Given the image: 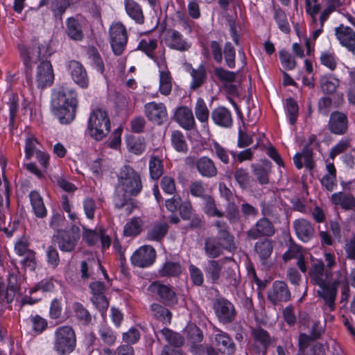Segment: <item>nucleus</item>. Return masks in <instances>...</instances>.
Wrapping results in <instances>:
<instances>
[{"instance_id":"obj_1","label":"nucleus","mask_w":355,"mask_h":355,"mask_svg":"<svg viewBox=\"0 0 355 355\" xmlns=\"http://www.w3.org/2000/svg\"><path fill=\"white\" fill-rule=\"evenodd\" d=\"M344 275L331 283L332 271L325 268L322 260L315 259L312 261L309 270L311 281L319 286L318 295L324 300L330 311L335 308V299L337 293V286L344 281L347 274V263H344Z\"/></svg>"},{"instance_id":"obj_2","label":"nucleus","mask_w":355,"mask_h":355,"mask_svg":"<svg viewBox=\"0 0 355 355\" xmlns=\"http://www.w3.org/2000/svg\"><path fill=\"white\" fill-rule=\"evenodd\" d=\"M77 105V94L74 91L63 87L54 90L51 109L53 115L60 123L69 124L73 121Z\"/></svg>"},{"instance_id":"obj_3","label":"nucleus","mask_w":355,"mask_h":355,"mask_svg":"<svg viewBox=\"0 0 355 355\" xmlns=\"http://www.w3.org/2000/svg\"><path fill=\"white\" fill-rule=\"evenodd\" d=\"M142 189L139 174L131 166L124 165L118 175V183L114 197L116 206L121 207L126 202L125 195L137 196Z\"/></svg>"},{"instance_id":"obj_4","label":"nucleus","mask_w":355,"mask_h":355,"mask_svg":"<svg viewBox=\"0 0 355 355\" xmlns=\"http://www.w3.org/2000/svg\"><path fill=\"white\" fill-rule=\"evenodd\" d=\"M87 131L89 136L96 141H101L107 136L110 131V120L106 110L96 108L91 112Z\"/></svg>"},{"instance_id":"obj_5","label":"nucleus","mask_w":355,"mask_h":355,"mask_svg":"<svg viewBox=\"0 0 355 355\" xmlns=\"http://www.w3.org/2000/svg\"><path fill=\"white\" fill-rule=\"evenodd\" d=\"M76 343V334L71 327L62 326L56 329L53 349L59 355H64L73 352Z\"/></svg>"},{"instance_id":"obj_6","label":"nucleus","mask_w":355,"mask_h":355,"mask_svg":"<svg viewBox=\"0 0 355 355\" xmlns=\"http://www.w3.org/2000/svg\"><path fill=\"white\" fill-rule=\"evenodd\" d=\"M214 309L218 321L223 324H230L236 318L237 313L234 304L225 298L217 299Z\"/></svg>"},{"instance_id":"obj_7","label":"nucleus","mask_w":355,"mask_h":355,"mask_svg":"<svg viewBox=\"0 0 355 355\" xmlns=\"http://www.w3.org/2000/svg\"><path fill=\"white\" fill-rule=\"evenodd\" d=\"M89 288L92 297L91 301L102 314L106 312L109 307V302L105 293L108 286L100 281H94L89 284Z\"/></svg>"},{"instance_id":"obj_8","label":"nucleus","mask_w":355,"mask_h":355,"mask_svg":"<svg viewBox=\"0 0 355 355\" xmlns=\"http://www.w3.org/2000/svg\"><path fill=\"white\" fill-rule=\"evenodd\" d=\"M79 239L78 233L69 230L58 231L57 234L53 235L52 240L57 243L62 252H71L75 250Z\"/></svg>"},{"instance_id":"obj_9","label":"nucleus","mask_w":355,"mask_h":355,"mask_svg":"<svg viewBox=\"0 0 355 355\" xmlns=\"http://www.w3.org/2000/svg\"><path fill=\"white\" fill-rule=\"evenodd\" d=\"M148 291L151 295H157L159 299L165 305L171 306L177 304L178 297L173 288L159 282H154L148 287Z\"/></svg>"},{"instance_id":"obj_10","label":"nucleus","mask_w":355,"mask_h":355,"mask_svg":"<svg viewBox=\"0 0 355 355\" xmlns=\"http://www.w3.org/2000/svg\"><path fill=\"white\" fill-rule=\"evenodd\" d=\"M156 259L155 250L150 245H143L137 249L131 257L132 265L139 268L151 266Z\"/></svg>"},{"instance_id":"obj_11","label":"nucleus","mask_w":355,"mask_h":355,"mask_svg":"<svg viewBox=\"0 0 355 355\" xmlns=\"http://www.w3.org/2000/svg\"><path fill=\"white\" fill-rule=\"evenodd\" d=\"M245 234L248 239L255 240L261 236H273L275 234V228L268 218L263 217L259 219Z\"/></svg>"},{"instance_id":"obj_12","label":"nucleus","mask_w":355,"mask_h":355,"mask_svg":"<svg viewBox=\"0 0 355 355\" xmlns=\"http://www.w3.org/2000/svg\"><path fill=\"white\" fill-rule=\"evenodd\" d=\"M291 294L287 284L282 281H275L268 291L267 299L273 305L286 302L291 300Z\"/></svg>"},{"instance_id":"obj_13","label":"nucleus","mask_w":355,"mask_h":355,"mask_svg":"<svg viewBox=\"0 0 355 355\" xmlns=\"http://www.w3.org/2000/svg\"><path fill=\"white\" fill-rule=\"evenodd\" d=\"M144 114L147 119L159 125L168 120L165 105L162 103L150 102L144 105Z\"/></svg>"},{"instance_id":"obj_14","label":"nucleus","mask_w":355,"mask_h":355,"mask_svg":"<svg viewBox=\"0 0 355 355\" xmlns=\"http://www.w3.org/2000/svg\"><path fill=\"white\" fill-rule=\"evenodd\" d=\"M316 140V137L313 135H311L309 138L307 144L304 146L302 153H296L293 157V162L295 166L298 169H301L303 167V162L302 159H304V166L306 168L312 170L315 165L313 160V145Z\"/></svg>"},{"instance_id":"obj_15","label":"nucleus","mask_w":355,"mask_h":355,"mask_svg":"<svg viewBox=\"0 0 355 355\" xmlns=\"http://www.w3.org/2000/svg\"><path fill=\"white\" fill-rule=\"evenodd\" d=\"M85 25V19L81 17H69L66 20V33L71 40L80 42L84 37Z\"/></svg>"},{"instance_id":"obj_16","label":"nucleus","mask_w":355,"mask_h":355,"mask_svg":"<svg viewBox=\"0 0 355 355\" xmlns=\"http://www.w3.org/2000/svg\"><path fill=\"white\" fill-rule=\"evenodd\" d=\"M348 118L346 114L334 111L331 113L328 122V130L334 135H345L348 129Z\"/></svg>"},{"instance_id":"obj_17","label":"nucleus","mask_w":355,"mask_h":355,"mask_svg":"<svg viewBox=\"0 0 355 355\" xmlns=\"http://www.w3.org/2000/svg\"><path fill=\"white\" fill-rule=\"evenodd\" d=\"M54 80L53 67L49 61L42 62L37 68L36 80L37 86L44 88L51 85Z\"/></svg>"},{"instance_id":"obj_18","label":"nucleus","mask_w":355,"mask_h":355,"mask_svg":"<svg viewBox=\"0 0 355 355\" xmlns=\"http://www.w3.org/2000/svg\"><path fill=\"white\" fill-rule=\"evenodd\" d=\"M67 68L72 79L77 85L83 88L87 87L89 78L85 67L80 62L73 60H70L68 62Z\"/></svg>"},{"instance_id":"obj_19","label":"nucleus","mask_w":355,"mask_h":355,"mask_svg":"<svg viewBox=\"0 0 355 355\" xmlns=\"http://www.w3.org/2000/svg\"><path fill=\"white\" fill-rule=\"evenodd\" d=\"M293 228L297 238L303 242L309 241L315 234L313 225L304 218L296 219L293 222Z\"/></svg>"},{"instance_id":"obj_20","label":"nucleus","mask_w":355,"mask_h":355,"mask_svg":"<svg viewBox=\"0 0 355 355\" xmlns=\"http://www.w3.org/2000/svg\"><path fill=\"white\" fill-rule=\"evenodd\" d=\"M175 121L184 129L190 130L195 127V119L191 109L186 106L178 107L174 114Z\"/></svg>"},{"instance_id":"obj_21","label":"nucleus","mask_w":355,"mask_h":355,"mask_svg":"<svg viewBox=\"0 0 355 355\" xmlns=\"http://www.w3.org/2000/svg\"><path fill=\"white\" fill-rule=\"evenodd\" d=\"M19 50L28 73L31 71L32 64L40 60V50L37 46H19Z\"/></svg>"},{"instance_id":"obj_22","label":"nucleus","mask_w":355,"mask_h":355,"mask_svg":"<svg viewBox=\"0 0 355 355\" xmlns=\"http://www.w3.org/2000/svg\"><path fill=\"white\" fill-rule=\"evenodd\" d=\"M198 172L203 177L214 178L218 173L217 168L211 159L207 156L201 157L192 162Z\"/></svg>"},{"instance_id":"obj_23","label":"nucleus","mask_w":355,"mask_h":355,"mask_svg":"<svg viewBox=\"0 0 355 355\" xmlns=\"http://www.w3.org/2000/svg\"><path fill=\"white\" fill-rule=\"evenodd\" d=\"M111 44H126L128 33L126 27L120 21L114 22L109 29Z\"/></svg>"},{"instance_id":"obj_24","label":"nucleus","mask_w":355,"mask_h":355,"mask_svg":"<svg viewBox=\"0 0 355 355\" xmlns=\"http://www.w3.org/2000/svg\"><path fill=\"white\" fill-rule=\"evenodd\" d=\"M214 331L218 349L223 354H233L235 352V345L229 335L217 328L214 329Z\"/></svg>"},{"instance_id":"obj_25","label":"nucleus","mask_w":355,"mask_h":355,"mask_svg":"<svg viewBox=\"0 0 355 355\" xmlns=\"http://www.w3.org/2000/svg\"><path fill=\"white\" fill-rule=\"evenodd\" d=\"M211 116L218 126L230 128L232 125V116L230 111L225 107H218L212 110Z\"/></svg>"},{"instance_id":"obj_26","label":"nucleus","mask_w":355,"mask_h":355,"mask_svg":"<svg viewBox=\"0 0 355 355\" xmlns=\"http://www.w3.org/2000/svg\"><path fill=\"white\" fill-rule=\"evenodd\" d=\"M331 200L334 205L340 206L344 210L355 209V198L350 193H334L331 196Z\"/></svg>"},{"instance_id":"obj_27","label":"nucleus","mask_w":355,"mask_h":355,"mask_svg":"<svg viewBox=\"0 0 355 355\" xmlns=\"http://www.w3.org/2000/svg\"><path fill=\"white\" fill-rule=\"evenodd\" d=\"M251 335L254 345L259 344L261 349L263 352V355H266L267 348L272 343V338L268 332L261 327H255L251 329ZM255 346L258 347L257 345Z\"/></svg>"},{"instance_id":"obj_28","label":"nucleus","mask_w":355,"mask_h":355,"mask_svg":"<svg viewBox=\"0 0 355 355\" xmlns=\"http://www.w3.org/2000/svg\"><path fill=\"white\" fill-rule=\"evenodd\" d=\"M124 7L127 15L136 23L142 24L144 16L141 6L135 0H124Z\"/></svg>"},{"instance_id":"obj_29","label":"nucleus","mask_w":355,"mask_h":355,"mask_svg":"<svg viewBox=\"0 0 355 355\" xmlns=\"http://www.w3.org/2000/svg\"><path fill=\"white\" fill-rule=\"evenodd\" d=\"M223 244L216 237H207L205 241L204 250L206 255L211 259L218 257L223 252Z\"/></svg>"},{"instance_id":"obj_30","label":"nucleus","mask_w":355,"mask_h":355,"mask_svg":"<svg viewBox=\"0 0 355 355\" xmlns=\"http://www.w3.org/2000/svg\"><path fill=\"white\" fill-rule=\"evenodd\" d=\"M272 250V241L268 239L259 240L254 245V252L262 261H265L270 257Z\"/></svg>"},{"instance_id":"obj_31","label":"nucleus","mask_w":355,"mask_h":355,"mask_svg":"<svg viewBox=\"0 0 355 355\" xmlns=\"http://www.w3.org/2000/svg\"><path fill=\"white\" fill-rule=\"evenodd\" d=\"M327 173L322 178L320 182L323 187L329 191H332L337 185L336 169L333 163L327 164Z\"/></svg>"},{"instance_id":"obj_32","label":"nucleus","mask_w":355,"mask_h":355,"mask_svg":"<svg viewBox=\"0 0 355 355\" xmlns=\"http://www.w3.org/2000/svg\"><path fill=\"white\" fill-rule=\"evenodd\" d=\"M335 34L340 44H355V33L351 28L340 25L335 29Z\"/></svg>"},{"instance_id":"obj_33","label":"nucleus","mask_w":355,"mask_h":355,"mask_svg":"<svg viewBox=\"0 0 355 355\" xmlns=\"http://www.w3.org/2000/svg\"><path fill=\"white\" fill-rule=\"evenodd\" d=\"M148 167L150 176L153 180H158L164 173L163 160L157 155L150 156Z\"/></svg>"},{"instance_id":"obj_34","label":"nucleus","mask_w":355,"mask_h":355,"mask_svg":"<svg viewBox=\"0 0 355 355\" xmlns=\"http://www.w3.org/2000/svg\"><path fill=\"white\" fill-rule=\"evenodd\" d=\"M29 198L35 215L39 218L46 216V209L40 193L36 191H32Z\"/></svg>"},{"instance_id":"obj_35","label":"nucleus","mask_w":355,"mask_h":355,"mask_svg":"<svg viewBox=\"0 0 355 355\" xmlns=\"http://www.w3.org/2000/svg\"><path fill=\"white\" fill-rule=\"evenodd\" d=\"M150 311L155 318L162 322L164 324H170L172 318L171 312L167 309L157 303L150 305Z\"/></svg>"},{"instance_id":"obj_36","label":"nucleus","mask_w":355,"mask_h":355,"mask_svg":"<svg viewBox=\"0 0 355 355\" xmlns=\"http://www.w3.org/2000/svg\"><path fill=\"white\" fill-rule=\"evenodd\" d=\"M160 334L168 343V345L172 347L178 348L184 344V338L180 334L168 328H164L160 331Z\"/></svg>"},{"instance_id":"obj_37","label":"nucleus","mask_w":355,"mask_h":355,"mask_svg":"<svg viewBox=\"0 0 355 355\" xmlns=\"http://www.w3.org/2000/svg\"><path fill=\"white\" fill-rule=\"evenodd\" d=\"M203 211L207 216L211 217L222 218L225 216V213L217 208L216 201L209 195L203 198Z\"/></svg>"},{"instance_id":"obj_38","label":"nucleus","mask_w":355,"mask_h":355,"mask_svg":"<svg viewBox=\"0 0 355 355\" xmlns=\"http://www.w3.org/2000/svg\"><path fill=\"white\" fill-rule=\"evenodd\" d=\"M222 264L219 261L209 260L205 268V272L207 277L213 282H216L220 277Z\"/></svg>"},{"instance_id":"obj_39","label":"nucleus","mask_w":355,"mask_h":355,"mask_svg":"<svg viewBox=\"0 0 355 355\" xmlns=\"http://www.w3.org/2000/svg\"><path fill=\"white\" fill-rule=\"evenodd\" d=\"M168 225L166 223L155 224L148 232L147 238L152 241H160L166 235Z\"/></svg>"},{"instance_id":"obj_40","label":"nucleus","mask_w":355,"mask_h":355,"mask_svg":"<svg viewBox=\"0 0 355 355\" xmlns=\"http://www.w3.org/2000/svg\"><path fill=\"white\" fill-rule=\"evenodd\" d=\"M182 272V268L178 262L171 261H166L159 270L161 277L178 276Z\"/></svg>"},{"instance_id":"obj_41","label":"nucleus","mask_w":355,"mask_h":355,"mask_svg":"<svg viewBox=\"0 0 355 355\" xmlns=\"http://www.w3.org/2000/svg\"><path fill=\"white\" fill-rule=\"evenodd\" d=\"M252 172L257 180L261 184H266L269 182L268 175L270 173V166L266 165L252 164Z\"/></svg>"},{"instance_id":"obj_42","label":"nucleus","mask_w":355,"mask_h":355,"mask_svg":"<svg viewBox=\"0 0 355 355\" xmlns=\"http://www.w3.org/2000/svg\"><path fill=\"white\" fill-rule=\"evenodd\" d=\"M142 220L139 217L133 218L124 227L123 234L126 236H134L141 232Z\"/></svg>"},{"instance_id":"obj_43","label":"nucleus","mask_w":355,"mask_h":355,"mask_svg":"<svg viewBox=\"0 0 355 355\" xmlns=\"http://www.w3.org/2000/svg\"><path fill=\"white\" fill-rule=\"evenodd\" d=\"M171 143L178 152H187V144L184 135L179 130H174L171 134Z\"/></svg>"},{"instance_id":"obj_44","label":"nucleus","mask_w":355,"mask_h":355,"mask_svg":"<svg viewBox=\"0 0 355 355\" xmlns=\"http://www.w3.org/2000/svg\"><path fill=\"white\" fill-rule=\"evenodd\" d=\"M73 311L77 319L85 325H87L92 320V315L79 302L74 303Z\"/></svg>"},{"instance_id":"obj_45","label":"nucleus","mask_w":355,"mask_h":355,"mask_svg":"<svg viewBox=\"0 0 355 355\" xmlns=\"http://www.w3.org/2000/svg\"><path fill=\"white\" fill-rule=\"evenodd\" d=\"M193 80L191 83V89L200 87L205 81L207 73L205 68L200 65L197 69H193L191 73Z\"/></svg>"},{"instance_id":"obj_46","label":"nucleus","mask_w":355,"mask_h":355,"mask_svg":"<svg viewBox=\"0 0 355 355\" xmlns=\"http://www.w3.org/2000/svg\"><path fill=\"white\" fill-rule=\"evenodd\" d=\"M87 54L93 67L101 74H103L105 65L98 51L92 46L88 49Z\"/></svg>"},{"instance_id":"obj_47","label":"nucleus","mask_w":355,"mask_h":355,"mask_svg":"<svg viewBox=\"0 0 355 355\" xmlns=\"http://www.w3.org/2000/svg\"><path fill=\"white\" fill-rule=\"evenodd\" d=\"M172 89L171 77L168 71H160L159 91L164 96L168 95Z\"/></svg>"},{"instance_id":"obj_48","label":"nucleus","mask_w":355,"mask_h":355,"mask_svg":"<svg viewBox=\"0 0 355 355\" xmlns=\"http://www.w3.org/2000/svg\"><path fill=\"white\" fill-rule=\"evenodd\" d=\"M195 114L196 118L200 122H207L209 116V111L204 100L201 98H198L195 106Z\"/></svg>"},{"instance_id":"obj_49","label":"nucleus","mask_w":355,"mask_h":355,"mask_svg":"<svg viewBox=\"0 0 355 355\" xmlns=\"http://www.w3.org/2000/svg\"><path fill=\"white\" fill-rule=\"evenodd\" d=\"M286 109L287 115L291 125H294L297 119L299 107L297 102L292 98L286 101Z\"/></svg>"},{"instance_id":"obj_50","label":"nucleus","mask_w":355,"mask_h":355,"mask_svg":"<svg viewBox=\"0 0 355 355\" xmlns=\"http://www.w3.org/2000/svg\"><path fill=\"white\" fill-rule=\"evenodd\" d=\"M274 18L282 31L289 32L290 26L286 15L282 9L274 8Z\"/></svg>"},{"instance_id":"obj_51","label":"nucleus","mask_w":355,"mask_h":355,"mask_svg":"<svg viewBox=\"0 0 355 355\" xmlns=\"http://www.w3.org/2000/svg\"><path fill=\"white\" fill-rule=\"evenodd\" d=\"M233 174L236 182L241 189H246L249 186L250 176L246 169L238 168Z\"/></svg>"},{"instance_id":"obj_52","label":"nucleus","mask_w":355,"mask_h":355,"mask_svg":"<svg viewBox=\"0 0 355 355\" xmlns=\"http://www.w3.org/2000/svg\"><path fill=\"white\" fill-rule=\"evenodd\" d=\"M226 218L232 224L239 223L241 216L239 208L234 202H230L226 207Z\"/></svg>"},{"instance_id":"obj_53","label":"nucleus","mask_w":355,"mask_h":355,"mask_svg":"<svg viewBox=\"0 0 355 355\" xmlns=\"http://www.w3.org/2000/svg\"><path fill=\"white\" fill-rule=\"evenodd\" d=\"M189 192L194 197L204 198L206 194V187L202 180H195L189 185Z\"/></svg>"},{"instance_id":"obj_54","label":"nucleus","mask_w":355,"mask_h":355,"mask_svg":"<svg viewBox=\"0 0 355 355\" xmlns=\"http://www.w3.org/2000/svg\"><path fill=\"white\" fill-rule=\"evenodd\" d=\"M187 338L192 343L196 344L200 343L203 339L202 331L196 325H190L186 329Z\"/></svg>"},{"instance_id":"obj_55","label":"nucleus","mask_w":355,"mask_h":355,"mask_svg":"<svg viewBox=\"0 0 355 355\" xmlns=\"http://www.w3.org/2000/svg\"><path fill=\"white\" fill-rule=\"evenodd\" d=\"M349 147L350 142L349 139H341L331 148L329 153V158L334 159L337 155L345 153Z\"/></svg>"},{"instance_id":"obj_56","label":"nucleus","mask_w":355,"mask_h":355,"mask_svg":"<svg viewBox=\"0 0 355 355\" xmlns=\"http://www.w3.org/2000/svg\"><path fill=\"white\" fill-rule=\"evenodd\" d=\"M214 73L223 82L232 83L236 78V73L234 72L225 70L220 67H216L214 69Z\"/></svg>"},{"instance_id":"obj_57","label":"nucleus","mask_w":355,"mask_h":355,"mask_svg":"<svg viewBox=\"0 0 355 355\" xmlns=\"http://www.w3.org/2000/svg\"><path fill=\"white\" fill-rule=\"evenodd\" d=\"M279 58L286 69L291 70L293 69L296 66V62L292 57V55L286 51H281L279 52Z\"/></svg>"},{"instance_id":"obj_58","label":"nucleus","mask_w":355,"mask_h":355,"mask_svg":"<svg viewBox=\"0 0 355 355\" xmlns=\"http://www.w3.org/2000/svg\"><path fill=\"white\" fill-rule=\"evenodd\" d=\"M160 185L162 190L166 193L173 194L176 191L175 180L171 177H163Z\"/></svg>"},{"instance_id":"obj_59","label":"nucleus","mask_w":355,"mask_h":355,"mask_svg":"<svg viewBox=\"0 0 355 355\" xmlns=\"http://www.w3.org/2000/svg\"><path fill=\"white\" fill-rule=\"evenodd\" d=\"M24 257L21 261L24 268L31 271L35 270L37 266L35 253L33 251L28 252V254Z\"/></svg>"},{"instance_id":"obj_60","label":"nucleus","mask_w":355,"mask_h":355,"mask_svg":"<svg viewBox=\"0 0 355 355\" xmlns=\"http://www.w3.org/2000/svg\"><path fill=\"white\" fill-rule=\"evenodd\" d=\"M321 63L331 71L336 68L337 62L334 53L329 52L322 53L320 55Z\"/></svg>"},{"instance_id":"obj_61","label":"nucleus","mask_w":355,"mask_h":355,"mask_svg":"<svg viewBox=\"0 0 355 355\" xmlns=\"http://www.w3.org/2000/svg\"><path fill=\"white\" fill-rule=\"evenodd\" d=\"M100 336L102 340L108 345H112L116 342V336L110 328L103 327L101 329Z\"/></svg>"},{"instance_id":"obj_62","label":"nucleus","mask_w":355,"mask_h":355,"mask_svg":"<svg viewBox=\"0 0 355 355\" xmlns=\"http://www.w3.org/2000/svg\"><path fill=\"white\" fill-rule=\"evenodd\" d=\"M189 272L193 283L196 286H201L204 281L201 270L196 266L191 265L189 266Z\"/></svg>"},{"instance_id":"obj_63","label":"nucleus","mask_w":355,"mask_h":355,"mask_svg":"<svg viewBox=\"0 0 355 355\" xmlns=\"http://www.w3.org/2000/svg\"><path fill=\"white\" fill-rule=\"evenodd\" d=\"M305 8L306 12L314 19L320 10V4L318 0H305Z\"/></svg>"},{"instance_id":"obj_64","label":"nucleus","mask_w":355,"mask_h":355,"mask_svg":"<svg viewBox=\"0 0 355 355\" xmlns=\"http://www.w3.org/2000/svg\"><path fill=\"white\" fill-rule=\"evenodd\" d=\"M345 252L347 259L350 260L355 259V234L346 241Z\"/></svg>"}]
</instances>
